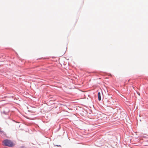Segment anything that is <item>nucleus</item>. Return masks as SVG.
<instances>
[{"label": "nucleus", "instance_id": "f257e3e1", "mask_svg": "<svg viewBox=\"0 0 148 148\" xmlns=\"http://www.w3.org/2000/svg\"><path fill=\"white\" fill-rule=\"evenodd\" d=\"M3 143L5 146L9 147H12L14 146L15 144L12 142L10 140L6 139L4 140Z\"/></svg>", "mask_w": 148, "mask_h": 148}, {"label": "nucleus", "instance_id": "f03ea898", "mask_svg": "<svg viewBox=\"0 0 148 148\" xmlns=\"http://www.w3.org/2000/svg\"><path fill=\"white\" fill-rule=\"evenodd\" d=\"M98 100L99 101H100L101 99V94L100 92H99L98 93Z\"/></svg>", "mask_w": 148, "mask_h": 148}, {"label": "nucleus", "instance_id": "7ed1b4c3", "mask_svg": "<svg viewBox=\"0 0 148 148\" xmlns=\"http://www.w3.org/2000/svg\"><path fill=\"white\" fill-rule=\"evenodd\" d=\"M2 132V131H1V130H0V132Z\"/></svg>", "mask_w": 148, "mask_h": 148}]
</instances>
